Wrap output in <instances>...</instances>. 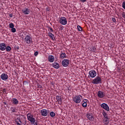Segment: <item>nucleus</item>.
Instances as JSON below:
<instances>
[{"label": "nucleus", "mask_w": 125, "mask_h": 125, "mask_svg": "<svg viewBox=\"0 0 125 125\" xmlns=\"http://www.w3.org/2000/svg\"><path fill=\"white\" fill-rule=\"evenodd\" d=\"M6 51L9 52L10 51V50H11V47L9 46H6Z\"/></svg>", "instance_id": "nucleus-28"}, {"label": "nucleus", "mask_w": 125, "mask_h": 125, "mask_svg": "<svg viewBox=\"0 0 125 125\" xmlns=\"http://www.w3.org/2000/svg\"><path fill=\"white\" fill-rule=\"evenodd\" d=\"M22 12L25 15H28L30 14V9L28 8H25L22 10Z\"/></svg>", "instance_id": "nucleus-12"}, {"label": "nucleus", "mask_w": 125, "mask_h": 125, "mask_svg": "<svg viewBox=\"0 0 125 125\" xmlns=\"http://www.w3.org/2000/svg\"><path fill=\"white\" fill-rule=\"evenodd\" d=\"M92 83H93L94 84L102 83V79H101V77L97 76L94 80H92Z\"/></svg>", "instance_id": "nucleus-4"}, {"label": "nucleus", "mask_w": 125, "mask_h": 125, "mask_svg": "<svg viewBox=\"0 0 125 125\" xmlns=\"http://www.w3.org/2000/svg\"><path fill=\"white\" fill-rule=\"evenodd\" d=\"M104 123L105 125H107L109 124V122H108V119H104Z\"/></svg>", "instance_id": "nucleus-30"}, {"label": "nucleus", "mask_w": 125, "mask_h": 125, "mask_svg": "<svg viewBox=\"0 0 125 125\" xmlns=\"http://www.w3.org/2000/svg\"><path fill=\"white\" fill-rule=\"evenodd\" d=\"M83 98V97L81 95H76L73 98V100L74 102V103H76V104H79V103H81V101H82V99Z\"/></svg>", "instance_id": "nucleus-3"}, {"label": "nucleus", "mask_w": 125, "mask_h": 125, "mask_svg": "<svg viewBox=\"0 0 125 125\" xmlns=\"http://www.w3.org/2000/svg\"><path fill=\"white\" fill-rule=\"evenodd\" d=\"M101 107L105 110V111H107L109 112L110 111V108L109 107V105L107 104L106 103H103L101 104Z\"/></svg>", "instance_id": "nucleus-6"}, {"label": "nucleus", "mask_w": 125, "mask_h": 125, "mask_svg": "<svg viewBox=\"0 0 125 125\" xmlns=\"http://www.w3.org/2000/svg\"><path fill=\"white\" fill-rule=\"evenodd\" d=\"M103 115L105 119H109V118H108V115H107V113H106L104 110L103 112Z\"/></svg>", "instance_id": "nucleus-23"}, {"label": "nucleus", "mask_w": 125, "mask_h": 125, "mask_svg": "<svg viewBox=\"0 0 125 125\" xmlns=\"http://www.w3.org/2000/svg\"><path fill=\"white\" fill-rule=\"evenodd\" d=\"M50 116L51 118H54V117H55V113L53 111H51L50 112Z\"/></svg>", "instance_id": "nucleus-25"}, {"label": "nucleus", "mask_w": 125, "mask_h": 125, "mask_svg": "<svg viewBox=\"0 0 125 125\" xmlns=\"http://www.w3.org/2000/svg\"><path fill=\"white\" fill-rule=\"evenodd\" d=\"M6 49V45L4 43H0V50L4 51Z\"/></svg>", "instance_id": "nucleus-13"}, {"label": "nucleus", "mask_w": 125, "mask_h": 125, "mask_svg": "<svg viewBox=\"0 0 125 125\" xmlns=\"http://www.w3.org/2000/svg\"><path fill=\"white\" fill-rule=\"evenodd\" d=\"M60 58L61 59H64V58H67V55L66 54V53L61 51Z\"/></svg>", "instance_id": "nucleus-17"}, {"label": "nucleus", "mask_w": 125, "mask_h": 125, "mask_svg": "<svg viewBox=\"0 0 125 125\" xmlns=\"http://www.w3.org/2000/svg\"><path fill=\"white\" fill-rule=\"evenodd\" d=\"M48 60L50 63H52L54 61V56L52 55H49L48 57Z\"/></svg>", "instance_id": "nucleus-19"}, {"label": "nucleus", "mask_w": 125, "mask_h": 125, "mask_svg": "<svg viewBox=\"0 0 125 125\" xmlns=\"http://www.w3.org/2000/svg\"><path fill=\"white\" fill-rule=\"evenodd\" d=\"M1 79L2 80V81H6V80L8 79V75H7V74L6 73H2L1 75Z\"/></svg>", "instance_id": "nucleus-14"}, {"label": "nucleus", "mask_w": 125, "mask_h": 125, "mask_svg": "<svg viewBox=\"0 0 125 125\" xmlns=\"http://www.w3.org/2000/svg\"><path fill=\"white\" fill-rule=\"evenodd\" d=\"M97 73L95 70H92L89 72V76L90 78H95Z\"/></svg>", "instance_id": "nucleus-8"}, {"label": "nucleus", "mask_w": 125, "mask_h": 125, "mask_svg": "<svg viewBox=\"0 0 125 125\" xmlns=\"http://www.w3.org/2000/svg\"><path fill=\"white\" fill-rule=\"evenodd\" d=\"M27 120L34 125H38V122H36V119L34 118V116L32 115L31 113H28L27 115Z\"/></svg>", "instance_id": "nucleus-1"}, {"label": "nucleus", "mask_w": 125, "mask_h": 125, "mask_svg": "<svg viewBox=\"0 0 125 125\" xmlns=\"http://www.w3.org/2000/svg\"><path fill=\"white\" fill-rule=\"evenodd\" d=\"M62 64L63 66L64 67H68L69 65V61L68 59H64L63 60L62 62Z\"/></svg>", "instance_id": "nucleus-11"}, {"label": "nucleus", "mask_w": 125, "mask_h": 125, "mask_svg": "<svg viewBox=\"0 0 125 125\" xmlns=\"http://www.w3.org/2000/svg\"><path fill=\"white\" fill-rule=\"evenodd\" d=\"M23 84H25V85L28 84V82H27V81H24L23 83Z\"/></svg>", "instance_id": "nucleus-36"}, {"label": "nucleus", "mask_w": 125, "mask_h": 125, "mask_svg": "<svg viewBox=\"0 0 125 125\" xmlns=\"http://www.w3.org/2000/svg\"><path fill=\"white\" fill-rule=\"evenodd\" d=\"M52 67L55 68V69H59L60 68V65H59V63L58 62H54L52 64Z\"/></svg>", "instance_id": "nucleus-18"}, {"label": "nucleus", "mask_w": 125, "mask_h": 125, "mask_svg": "<svg viewBox=\"0 0 125 125\" xmlns=\"http://www.w3.org/2000/svg\"><path fill=\"white\" fill-rule=\"evenodd\" d=\"M97 95L99 98H104L105 97V93L102 91H99Z\"/></svg>", "instance_id": "nucleus-9"}, {"label": "nucleus", "mask_w": 125, "mask_h": 125, "mask_svg": "<svg viewBox=\"0 0 125 125\" xmlns=\"http://www.w3.org/2000/svg\"><path fill=\"white\" fill-rule=\"evenodd\" d=\"M3 104H4V105H6V103L4 102Z\"/></svg>", "instance_id": "nucleus-40"}, {"label": "nucleus", "mask_w": 125, "mask_h": 125, "mask_svg": "<svg viewBox=\"0 0 125 125\" xmlns=\"http://www.w3.org/2000/svg\"><path fill=\"white\" fill-rule=\"evenodd\" d=\"M48 36L51 39H52V40H53V41H55V37H54V35H53L52 33H49Z\"/></svg>", "instance_id": "nucleus-22"}, {"label": "nucleus", "mask_w": 125, "mask_h": 125, "mask_svg": "<svg viewBox=\"0 0 125 125\" xmlns=\"http://www.w3.org/2000/svg\"><path fill=\"white\" fill-rule=\"evenodd\" d=\"M59 22L61 25H67V19L64 17H62L59 20Z\"/></svg>", "instance_id": "nucleus-5"}, {"label": "nucleus", "mask_w": 125, "mask_h": 125, "mask_svg": "<svg viewBox=\"0 0 125 125\" xmlns=\"http://www.w3.org/2000/svg\"><path fill=\"white\" fill-rule=\"evenodd\" d=\"M24 42L28 45H31V44H33V38L31 37L30 35H26L24 38Z\"/></svg>", "instance_id": "nucleus-2"}, {"label": "nucleus", "mask_w": 125, "mask_h": 125, "mask_svg": "<svg viewBox=\"0 0 125 125\" xmlns=\"http://www.w3.org/2000/svg\"><path fill=\"white\" fill-rule=\"evenodd\" d=\"M40 113L42 116L43 117H46V116L48 115V112H47V110L44 109L41 110Z\"/></svg>", "instance_id": "nucleus-10"}, {"label": "nucleus", "mask_w": 125, "mask_h": 125, "mask_svg": "<svg viewBox=\"0 0 125 125\" xmlns=\"http://www.w3.org/2000/svg\"><path fill=\"white\" fill-rule=\"evenodd\" d=\"M37 86L38 88H42V86L39 83L37 84Z\"/></svg>", "instance_id": "nucleus-31"}, {"label": "nucleus", "mask_w": 125, "mask_h": 125, "mask_svg": "<svg viewBox=\"0 0 125 125\" xmlns=\"http://www.w3.org/2000/svg\"><path fill=\"white\" fill-rule=\"evenodd\" d=\"M9 16L11 18H12V17H13V15L12 14H10L9 15Z\"/></svg>", "instance_id": "nucleus-39"}, {"label": "nucleus", "mask_w": 125, "mask_h": 125, "mask_svg": "<svg viewBox=\"0 0 125 125\" xmlns=\"http://www.w3.org/2000/svg\"><path fill=\"white\" fill-rule=\"evenodd\" d=\"M48 31H49V32H50L51 33H52V32H53V29H52V28L49 27L48 28Z\"/></svg>", "instance_id": "nucleus-33"}, {"label": "nucleus", "mask_w": 125, "mask_h": 125, "mask_svg": "<svg viewBox=\"0 0 125 125\" xmlns=\"http://www.w3.org/2000/svg\"><path fill=\"white\" fill-rule=\"evenodd\" d=\"M15 123L17 124V125H21L22 124V122L20 120V118L17 117L15 119Z\"/></svg>", "instance_id": "nucleus-16"}, {"label": "nucleus", "mask_w": 125, "mask_h": 125, "mask_svg": "<svg viewBox=\"0 0 125 125\" xmlns=\"http://www.w3.org/2000/svg\"><path fill=\"white\" fill-rule=\"evenodd\" d=\"M56 100L59 103V105H61V104H62V99H61V97L59 96H57Z\"/></svg>", "instance_id": "nucleus-21"}, {"label": "nucleus", "mask_w": 125, "mask_h": 125, "mask_svg": "<svg viewBox=\"0 0 125 125\" xmlns=\"http://www.w3.org/2000/svg\"><path fill=\"white\" fill-rule=\"evenodd\" d=\"M91 51L92 52H96V47H92L90 48Z\"/></svg>", "instance_id": "nucleus-26"}, {"label": "nucleus", "mask_w": 125, "mask_h": 125, "mask_svg": "<svg viewBox=\"0 0 125 125\" xmlns=\"http://www.w3.org/2000/svg\"><path fill=\"white\" fill-rule=\"evenodd\" d=\"M83 103L82 104V106L84 108L87 107V102H88V101L87 99H84V100H83Z\"/></svg>", "instance_id": "nucleus-20"}, {"label": "nucleus", "mask_w": 125, "mask_h": 125, "mask_svg": "<svg viewBox=\"0 0 125 125\" xmlns=\"http://www.w3.org/2000/svg\"><path fill=\"white\" fill-rule=\"evenodd\" d=\"M11 32L12 33H15L16 32V29L14 27H13V28H12L11 29Z\"/></svg>", "instance_id": "nucleus-32"}, {"label": "nucleus", "mask_w": 125, "mask_h": 125, "mask_svg": "<svg viewBox=\"0 0 125 125\" xmlns=\"http://www.w3.org/2000/svg\"><path fill=\"white\" fill-rule=\"evenodd\" d=\"M3 93H5V92H6V89L3 88Z\"/></svg>", "instance_id": "nucleus-37"}, {"label": "nucleus", "mask_w": 125, "mask_h": 125, "mask_svg": "<svg viewBox=\"0 0 125 125\" xmlns=\"http://www.w3.org/2000/svg\"><path fill=\"white\" fill-rule=\"evenodd\" d=\"M81 2H85L86 1V0H80Z\"/></svg>", "instance_id": "nucleus-38"}, {"label": "nucleus", "mask_w": 125, "mask_h": 125, "mask_svg": "<svg viewBox=\"0 0 125 125\" xmlns=\"http://www.w3.org/2000/svg\"><path fill=\"white\" fill-rule=\"evenodd\" d=\"M112 20L113 22H114V23H116V18H112Z\"/></svg>", "instance_id": "nucleus-35"}, {"label": "nucleus", "mask_w": 125, "mask_h": 125, "mask_svg": "<svg viewBox=\"0 0 125 125\" xmlns=\"http://www.w3.org/2000/svg\"><path fill=\"white\" fill-rule=\"evenodd\" d=\"M77 29L79 32H83V28H82L80 25L77 26Z\"/></svg>", "instance_id": "nucleus-27"}, {"label": "nucleus", "mask_w": 125, "mask_h": 125, "mask_svg": "<svg viewBox=\"0 0 125 125\" xmlns=\"http://www.w3.org/2000/svg\"><path fill=\"white\" fill-rule=\"evenodd\" d=\"M15 109H16L15 107H11V112L12 114V113H16V111H15Z\"/></svg>", "instance_id": "nucleus-24"}, {"label": "nucleus", "mask_w": 125, "mask_h": 125, "mask_svg": "<svg viewBox=\"0 0 125 125\" xmlns=\"http://www.w3.org/2000/svg\"><path fill=\"white\" fill-rule=\"evenodd\" d=\"M11 102L13 105H18L19 103V101H18V100L16 98H13L11 100Z\"/></svg>", "instance_id": "nucleus-15"}, {"label": "nucleus", "mask_w": 125, "mask_h": 125, "mask_svg": "<svg viewBox=\"0 0 125 125\" xmlns=\"http://www.w3.org/2000/svg\"><path fill=\"white\" fill-rule=\"evenodd\" d=\"M86 116L89 121H90L91 122H93V121H94V116H93V114L91 113H87Z\"/></svg>", "instance_id": "nucleus-7"}, {"label": "nucleus", "mask_w": 125, "mask_h": 125, "mask_svg": "<svg viewBox=\"0 0 125 125\" xmlns=\"http://www.w3.org/2000/svg\"><path fill=\"white\" fill-rule=\"evenodd\" d=\"M38 55H39V52L36 51V52L34 53V55H35V56H38Z\"/></svg>", "instance_id": "nucleus-34"}, {"label": "nucleus", "mask_w": 125, "mask_h": 125, "mask_svg": "<svg viewBox=\"0 0 125 125\" xmlns=\"http://www.w3.org/2000/svg\"><path fill=\"white\" fill-rule=\"evenodd\" d=\"M9 26L10 29H12L14 28V24H13V23H11L9 24Z\"/></svg>", "instance_id": "nucleus-29"}]
</instances>
